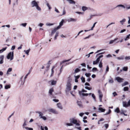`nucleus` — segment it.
<instances>
[{"label": "nucleus", "instance_id": "obj_45", "mask_svg": "<svg viewBox=\"0 0 130 130\" xmlns=\"http://www.w3.org/2000/svg\"><path fill=\"white\" fill-rule=\"evenodd\" d=\"M27 24V23H22L20 25V26H22L24 27H25Z\"/></svg>", "mask_w": 130, "mask_h": 130}, {"label": "nucleus", "instance_id": "obj_23", "mask_svg": "<svg viewBox=\"0 0 130 130\" xmlns=\"http://www.w3.org/2000/svg\"><path fill=\"white\" fill-rule=\"evenodd\" d=\"M51 84L52 85H55L56 83V81L52 80H51Z\"/></svg>", "mask_w": 130, "mask_h": 130}, {"label": "nucleus", "instance_id": "obj_3", "mask_svg": "<svg viewBox=\"0 0 130 130\" xmlns=\"http://www.w3.org/2000/svg\"><path fill=\"white\" fill-rule=\"evenodd\" d=\"M14 53L13 51L12 52H10L9 53L7 56V58L8 59H10V60H12L13 59Z\"/></svg>", "mask_w": 130, "mask_h": 130}, {"label": "nucleus", "instance_id": "obj_37", "mask_svg": "<svg viewBox=\"0 0 130 130\" xmlns=\"http://www.w3.org/2000/svg\"><path fill=\"white\" fill-rule=\"evenodd\" d=\"M130 35L129 34L128 35H127L126 37V38L124 39V40L125 41H126L128 40V39L130 38Z\"/></svg>", "mask_w": 130, "mask_h": 130}, {"label": "nucleus", "instance_id": "obj_56", "mask_svg": "<svg viewBox=\"0 0 130 130\" xmlns=\"http://www.w3.org/2000/svg\"><path fill=\"white\" fill-rule=\"evenodd\" d=\"M54 71L52 69H51V76H53L54 73Z\"/></svg>", "mask_w": 130, "mask_h": 130}, {"label": "nucleus", "instance_id": "obj_54", "mask_svg": "<svg viewBox=\"0 0 130 130\" xmlns=\"http://www.w3.org/2000/svg\"><path fill=\"white\" fill-rule=\"evenodd\" d=\"M109 67L108 66H107L106 67V70L105 72L107 73V72L109 71Z\"/></svg>", "mask_w": 130, "mask_h": 130}, {"label": "nucleus", "instance_id": "obj_61", "mask_svg": "<svg viewBox=\"0 0 130 130\" xmlns=\"http://www.w3.org/2000/svg\"><path fill=\"white\" fill-rule=\"evenodd\" d=\"M7 47H6L5 48H3L1 49L2 51V52H3L5 51L6 50V49L7 48Z\"/></svg>", "mask_w": 130, "mask_h": 130}, {"label": "nucleus", "instance_id": "obj_34", "mask_svg": "<svg viewBox=\"0 0 130 130\" xmlns=\"http://www.w3.org/2000/svg\"><path fill=\"white\" fill-rule=\"evenodd\" d=\"M80 70L78 68H77L75 70V73H78V72H80Z\"/></svg>", "mask_w": 130, "mask_h": 130}, {"label": "nucleus", "instance_id": "obj_24", "mask_svg": "<svg viewBox=\"0 0 130 130\" xmlns=\"http://www.w3.org/2000/svg\"><path fill=\"white\" fill-rule=\"evenodd\" d=\"M30 48H29L28 50H24V52H25V53L27 55H29V53L30 51Z\"/></svg>", "mask_w": 130, "mask_h": 130}, {"label": "nucleus", "instance_id": "obj_27", "mask_svg": "<svg viewBox=\"0 0 130 130\" xmlns=\"http://www.w3.org/2000/svg\"><path fill=\"white\" fill-rule=\"evenodd\" d=\"M10 85H7L5 86V89H6L10 88Z\"/></svg>", "mask_w": 130, "mask_h": 130}, {"label": "nucleus", "instance_id": "obj_29", "mask_svg": "<svg viewBox=\"0 0 130 130\" xmlns=\"http://www.w3.org/2000/svg\"><path fill=\"white\" fill-rule=\"evenodd\" d=\"M126 21V19H123L122 20L120 21V23L122 25L123 24V23Z\"/></svg>", "mask_w": 130, "mask_h": 130}, {"label": "nucleus", "instance_id": "obj_64", "mask_svg": "<svg viewBox=\"0 0 130 130\" xmlns=\"http://www.w3.org/2000/svg\"><path fill=\"white\" fill-rule=\"evenodd\" d=\"M53 101H54L55 102H58V101H59L58 100L56 99H54L53 100Z\"/></svg>", "mask_w": 130, "mask_h": 130}, {"label": "nucleus", "instance_id": "obj_7", "mask_svg": "<svg viewBox=\"0 0 130 130\" xmlns=\"http://www.w3.org/2000/svg\"><path fill=\"white\" fill-rule=\"evenodd\" d=\"M4 55H0V64H2L4 62Z\"/></svg>", "mask_w": 130, "mask_h": 130}, {"label": "nucleus", "instance_id": "obj_19", "mask_svg": "<svg viewBox=\"0 0 130 130\" xmlns=\"http://www.w3.org/2000/svg\"><path fill=\"white\" fill-rule=\"evenodd\" d=\"M70 4H75V2L73 0H67Z\"/></svg>", "mask_w": 130, "mask_h": 130}, {"label": "nucleus", "instance_id": "obj_22", "mask_svg": "<svg viewBox=\"0 0 130 130\" xmlns=\"http://www.w3.org/2000/svg\"><path fill=\"white\" fill-rule=\"evenodd\" d=\"M26 125H27V124H26V121L25 120H24V122L23 125V128H25L26 127H25V126H26Z\"/></svg>", "mask_w": 130, "mask_h": 130}, {"label": "nucleus", "instance_id": "obj_41", "mask_svg": "<svg viewBox=\"0 0 130 130\" xmlns=\"http://www.w3.org/2000/svg\"><path fill=\"white\" fill-rule=\"evenodd\" d=\"M36 9L39 11H40L41 10V8L38 5L36 7Z\"/></svg>", "mask_w": 130, "mask_h": 130}, {"label": "nucleus", "instance_id": "obj_60", "mask_svg": "<svg viewBox=\"0 0 130 130\" xmlns=\"http://www.w3.org/2000/svg\"><path fill=\"white\" fill-rule=\"evenodd\" d=\"M80 65L82 66L86 67V64L85 63H81Z\"/></svg>", "mask_w": 130, "mask_h": 130}, {"label": "nucleus", "instance_id": "obj_17", "mask_svg": "<svg viewBox=\"0 0 130 130\" xmlns=\"http://www.w3.org/2000/svg\"><path fill=\"white\" fill-rule=\"evenodd\" d=\"M57 107L61 109H62L63 108V107L62 106L61 104L60 103H58L57 104Z\"/></svg>", "mask_w": 130, "mask_h": 130}, {"label": "nucleus", "instance_id": "obj_57", "mask_svg": "<svg viewBox=\"0 0 130 130\" xmlns=\"http://www.w3.org/2000/svg\"><path fill=\"white\" fill-rule=\"evenodd\" d=\"M82 95L83 96H87L88 95V93H82Z\"/></svg>", "mask_w": 130, "mask_h": 130}, {"label": "nucleus", "instance_id": "obj_8", "mask_svg": "<svg viewBox=\"0 0 130 130\" xmlns=\"http://www.w3.org/2000/svg\"><path fill=\"white\" fill-rule=\"evenodd\" d=\"M116 79L119 83H121L123 82L124 80L123 78H121L119 77H118L116 78Z\"/></svg>", "mask_w": 130, "mask_h": 130}, {"label": "nucleus", "instance_id": "obj_13", "mask_svg": "<svg viewBox=\"0 0 130 130\" xmlns=\"http://www.w3.org/2000/svg\"><path fill=\"white\" fill-rule=\"evenodd\" d=\"M58 29H57V27L56 28H55L54 29L52 30V31L51 34V36H52L56 32V30Z\"/></svg>", "mask_w": 130, "mask_h": 130}, {"label": "nucleus", "instance_id": "obj_62", "mask_svg": "<svg viewBox=\"0 0 130 130\" xmlns=\"http://www.w3.org/2000/svg\"><path fill=\"white\" fill-rule=\"evenodd\" d=\"M15 46L13 45V46H12V47L11 48V50H14L15 49Z\"/></svg>", "mask_w": 130, "mask_h": 130}, {"label": "nucleus", "instance_id": "obj_59", "mask_svg": "<svg viewBox=\"0 0 130 130\" xmlns=\"http://www.w3.org/2000/svg\"><path fill=\"white\" fill-rule=\"evenodd\" d=\"M112 94L114 96H116L117 95V94L116 92H114Z\"/></svg>", "mask_w": 130, "mask_h": 130}, {"label": "nucleus", "instance_id": "obj_52", "mask_svg": "<svg viewBox=\"0 0 130 130\" xmlns=\"http://www.w3.org/2000/svg\"><path fill=\"white\" fill-rule=\"evenodd\" d=\"M50 67V64H48L47 65V66H46V71H47L49 70V68Z\"/></svg>", "mask_w": 130, "mask_h": 130}, {"label": "nucleus", "instance_id": "obj_46", "mask_svg": "<svg viewBox=\"0 0 130 130\" xmlns=\"http://www.w3.org/2000/svg\"><path fill=\"white\" fill-rule=\"evenodd\" d=\"M99 62L98 61L96 60L95 61H94L93 62V65L99 63Z\"/></svg>", "mask_w": 130, "mask_h": 130}, {"label": "nucleus", "instance_id": "obj_20", "mask_svg": "<svg viewBox=\"0 0 130 130\" xmlns=\"http://www.w3.org/2000/svg\"><path fill=\"white\" fill-rule=\"evenodd\" d=\"M118 39V38L115 39L114 40H112L110 41L109 42V44H111L116 42V41Z\"/></svg>", "mask_w": 130, "mask_h": 130}, {"label": "nucleus", "instance_id": "obj_58", "mask_svg": "<svg viewBox=\"0 0 130 130\" xmlns=\"http://www.w3.org/2000/svg\"><path fill=\"white\" fill-rule=\"evenodd\" d=\"M55 11L57 13H59V12L58 10L56 8V7L55 8Z\"/></svg>", "mask_w": 130, "mask_h": 130}, {"label": "nucleus", "instance_id": "obj_51", "mask_svg": "<svg viewBox=\"0 0 130 130\" xmlns=\"http://www.w3.org/2000/svg\"><path fill=\"white\" fill-rule=\"evenodd\" d=\"M14 112L8 118V120L9 121H10L9 119L11 117L13 116L14 114Z\"/></svg>", "mask_w": 130, "mask_h": 130}, {"label": "nucleus", "instance_id": "obj_12", "mask_svg": "<svg viewBox=\"0 0 130 130\" xmlns=\"http://www.w3.org/2000/svg\"><path fill=\"white\" fill-rule=\"evenodd\" d=\"M77 103L78 106L80 108L83 107V105L81 101H77Z\"/></svg>", "mask_w": 130, "mask_h": 130}, {"label": "nucleus", "instance_id": "obj_39", "mask_svg": "<svg viewBox=\"0 0 130 130\" xmlns=\"http://www.w3.org/2000/svg\"><path fill=\"white\" fill-rule=\"evenodd\" d=\"M129 89V88L127 87H124L123 88V90L124 91H128Z\"/></svg>", "mask_w": 130, "mask_h": 130}, {"label": "nucleus", "instance_id": "obj_36", "mask_svg": "<svg viewBox=\"0 0 130 130\" xmlns=\"http://www.w3.org/2000/svg\"><path fill=\"white\" fill-rule=\"evenodd\" d=\"M81 79L82 80V82L83 83H84L85 82V78L83 76H82L81 77Z\"/></svg>", "mask_w": 130, "mask_h": 130}, {"label": "nucleus", "instance_id": "obj_18", "mask_svg": "<svg viewBox=\"0 0 130 130\" xmlns=\"http://www.w3.org/2000/svg\"><path fill=\"white\" fill-rule=\"evenodd\" d=\"M99 112H104L105 110V109H103L101 107L99 108Z\"/></svg>", "mask_w": 130, "mask_h": 130}, {"label": "nucleus", "instance_id": "obj_25", "mask_svg": "<svg viewBox=\"0 0 130 130\" xmlns=\"http://www.w3.org/2000/svg\"><path fill=\"white\" fill-rule=\"evenodd\" d=\"M103 94H100L99 95V99L100 101V102H102V98L103 97Z\"/></svg>", "mask_w": 130, "mask_h": 130}, {"label": "nucleus", "instance_id": "obj_42", "mask_svg": "<svg viewBox=\"0 0 130 130\" xmlns=\"http://www.w3.org/2000/svg\"><path fill=\"white\" fill-rule=\"evenodd\" d=\"M115 111L117 113H119L120 112V110L118 108H117L115 110Z\"/></svg>", "mask_w": 130, "mask_h": 130}, {"label": "nucleus", "instance_id": "obj_1", "mask_svg": "<svg viewBox=\"0 0 130 130\" xmlns=\"http://www.w3.org/2000/svg\"><path fill=\"white\" fill-rule=\"evenodd\" d=\"M70 123H67L66 124V125L69 126H72L73 125V124H75L76 126H80V124L78 122V121L76 119L74 118H70Z\"/></svg>", "mask_w": 130, "mask_h": 130}, {"label": "nucleus", "instance_id": "obj_43", "mask_svg": "<svg viewBox=\"0 0 130 130\" xmlns=\"http://www.w3.org/2000/svg\"><path fill=\"white\" fill-rule=\"evenodd\" d=\"M124 58L126 60H130V56H126Z\"/></svg>", "mask_w": 130, "mask_h": 130}, {"label": "nucleus", "instance_id": "obj_47", "mask_svg": "<svg viewBox=\"0 0 130 130\" xmlns=\"http://www.w3.org/2000/svg\"><path fill=\"white\" fill-rule=\"evenodd\" d=\"M92 96L93 98V99L94 100V101H96V98L95 96L93 94H92Z\"/></svg>", "mask_w": 130, "mask_h": 130}, {"label": "nucleus", "instance_id": "obj_30", "mask_svg": "<svg viewBox=\"0 0 130 130\" xmlns=\"http://www.w3.org/2000/svg\"><path fill=\"white\" fill-rule=\"evenodd\" d=\"M97 23V22H96L94 23V24H93L91 28V29H90V30H93V28L94 27H95V25Z\"/></svg>", "mask_w": 130, "mask_h": 130}, {"label": "nucleus", "instance_id": "obj_38", "mask_svg": "<svg viewBox=\"0 0 130 130\" xmlns=\"http://www.w3.org/2000/svg\"><path fill=\"white\" fill-rule=\"evenodd\" d=\"M46 5L48 8V9L50 10L51 9V7H50L49 4L47 2H46Z\"/></svg>", "mask_w": 130, "mask_h": 130}, {"label": "nucleus", "instance_id": "obj_6", "mask_svg": "<svg viewBox=\"0 0 130 130\" xmlns=\"http://www.w3.org/2000/svg\"><path fill=\"white\" fill-rule=\"evenodd\" d=\"M32 7H36L38 5L37 3L35 1H33L31 3Z\"/></svg>", "mask_w": 130, "mask_h": 130}, {"label": "nucleus", "instance_id": "obj_10", "mask_svg": "<svg viewBox=\"0 0 130 130\" xmlns=\"http://www.w3.org/2000/svg\"><path fill=\"white\" fill-rule=\"evenodd\" d=\"M120 7L123 8H125V7L123 5H122V4H120L117 5V6L115 8H118V9L119 10H120L121 9V8H120Z\"/></svg>", "mask_w": 130, "mask_h": 130}, {"label": "nucleus", "instance_id": "obj_63", "mask_svg": "<svg viewBox=\"0 0 130 130\" xmlns=\"http://www.w3.org/2000/svg\"><path fill=\"white\" fill-rule=\"evenodd\" d=\"M106 129H107L109 125L108 124H105L104 125Z\"/></svg>", "mask_w": 130, "mask_h": 130}, {"label": "nucleus", "instance_id": "obj_11", "mask_svg": "<svg viewBox=\"0 0 130 130\" xmlns=\"http://www.w3.org/2000/svg\"><path fill=\"white\" fill-rule=\"evenodd\" d=\"M64 21V20H62L59 23V25L57 27V29H59L63 25V24Z\"/></svg>", "mask_w": 130, "mask_h": 130}, {"label": "nucleus", "instance_id": "obj_50", "mask_svg": "<svg viewBox=\"0 0 130 130\" xmlns=\"http://www.w3.org/2000/svg\"><path fill=\"white\" fill-rule=\"evenodd\" d=\"M98 70L96 68H93L92 69V71L93 72H94L95 71H97Z\"/></svg>", "mask_w": 130, "mask_h": 130}, {"label": "nucleus", "instance_id": "obj_15", "mask_svg": "<svg viewBox=\"0 0 130 130\" xmlns=\"http://www.w3.org/2000/svg\"><path fill=\"white\" fill-rule=\"evenodd\" d=\"M90 9V8H88L86 7L85 6H83L82 7V10L84 11H85L86 10L89 9Z\"/></svg>", "mask_w": 130, "mask_h": 130}, {"label": "nucleus", "instance_id": "obj_40", "mask_svg": "<svg viewBox=\"0 0 130 130\" xmlns=\"http://www.w3.org/2000/svg\"><path fill=\"white\" fill-rule=\"evenodd\" d=\"M128 84V83L127 82H125L122 85V86H125V85H126Z\"/></svg>", "mask_w": 130, "mask_h": 130}, {"label": "nucleus", "instance_id": "obj_5", "mask_svg": "<svg viewBox=\"0 0 130 130\" xmlns=\"http://www.w3.org/2000/svg\"><path fill=\"white\" fill-rule=\"evenodd\" d=\"M48 111L49 112H51L52 113L57 114H58V112L55 109L53 108H50L48 109Z\"/></svg>", "mask_w": 130, "mask_h": 130}, {"label": "nucleus", "instance_id": "obj_44", "mask_svg": "<svg viewBox=\"0 0 130 130\" xmlns=\"http://www.w3.org/2000/svg\"><path fill=\"white\" fill-rule=\"evenodd\" d=\"M47 26H51L54 25L53 23H47L46 24Z\"/></svg>", "mask_w": 130, "mask_h": 130}, {"label": "nucleus", "instance_id": "obj_21", "mask_svg": "<svg viewBox=\"0 0 130 130\" xmlns=\"http://www.w3.org/2000/svg\"><path fill=\"white\" fill-rule=\"evenodd\" d=\"M124 56L122 55L120 57H117V59L119 60H123L124 59Z\"/></svg>", "mask_w": 130, "mask_h": 130}, {"label": "nucleus", "instance_id": "obj_14", "mask_svg": "<svg viewBox=\"0 0 130 130\" xmlns=\"http://www.w3.org/2000/svg\"><path fill=\"white\" fill-rule=\"evenodd\" d=\"M54 91V89L53 88H52L50 89L49 91V95L51 96L52 95V92Z\"/></svg>", "mask_w": 130, "mask_h": 130}, {"label": "nucleus", "instance_id": "obj_49", "mask_svg": "<svg viewBox=\"0 0 130 130\" xmlns=\"http://www.w3.org/2000/svg\"><path fill=\"white\" fill-rule=\"evenodd\" d=\"M91 74L90 73H86L85 74V75L87 77H89L91 75Z\"/></svg>", "mask_w": 130, "mask_h": 130}, {"label": "nucleus", "instance_id": "obj_28", "mask_svg": "<svg viewBox=\"0 0 130 130\" xmlns=\"http://www.w3.org/2000/svg\"><path fill=\"white\" fill-rule=\"evenodd\" d=\"M103 57V55H102L100 56L96 59V60L98 61L99 62L100 60V59L101 58Z\"/></svg>", "mask_w": 130, "mask_h": 130}, {"label": "nucleus", "instance_id": "obj_16", "mask_svg": "<svg viewBox=\"0 0 130 130\" xmlns=\"http://www.w3.org/2000/svg\"><path fill=\"white\" fill-rule=\"evenodd\" d=\"M123 106L124 107H126L129 106L128 103H127L126 102L123 101Z\"/></svg>", "mask_w": 130, "mask_h": 130}, {"label": "nucleus", "instance_id": "obj_4", "mask_svg": "<svg viewBox=\"0 0 130 130\" xmlns=\"http://www.w3.org/2000/svg\"><path fill=\"white\" fill-rule=\"evenodd\" d=\"M36 113H38L39 114V116L40 118L44 120H45L46 119V118L45 117L42 116L43 114L41 112L39 111H36Z\"/></svg>", "mask_w": 130, "mask_h": 130}, {"label": "nucleus", "instance_id": "obj_35", "mask_svg": "<svg viewBox=\"0 0 130 130\" xmlns=\"http://www.w3.org/2000/svg\"><path fill=\"white\" fill-rule=\"evenodd\" d=\"M128 68L127 67H125L123 68L122 70L124 71H127L128 70Z\"/></svg>", "mask_w": 130, "mask_h": 130}, {"label": "nucleus", "instance_id": "obj_2", "mask_svg": "<svg viewBox=\"0 0 130 130\" xmlns=\"http://www.w3.org/2000/svg\"><path fill=\"white\" fill-rule=\"evenodd\" d=\"M71 84L70 82H68L66 85V88L65 90L66 93L67 95L68 94L69 91L71 90Z\"/></svg>", "mask_w": 130, "mask_h": 130}, {"label": "nucleus", "instance_id": "obj_55", "mask_svg": "<svg viewBox=\"0 0 130 130\" xmlns=\"http://www.w3.org/2000/svg\"><path fill=\"white\" fill-rule=\"evenodd\" d=\"M85 88L88 90H90L92 89L91 88H89L87 86H85Z\"/></svg>", "mask_w": 130, "mask_h": 130}, {"label": "nucleus", "instance_id": "obj_32", "mask_svg": "<svg viewBox=\"0 0 130 130\" xmlns=\"http://www.w3.org/2000/svg\"><path fill=\"white\" fill-rule=\"evenodd\" d=\"M59 32H56V34L54 37V39L55 40L56 39L57 37L58 36Z\"/></svg>", "mask_w": 130, "mask_h": 130}, {"label": "nucleus", "instance_id": "obj_53", "mask_svg": "<svg viewBox=\"0 0 130 130\" xmlns=\"http://www.w3.org/2000/svg\"><path fill=\"white\" fill-rule=\"evenodd\" d=\"M25 129L26 130H33V129L32 128H29L27 127L25 128Z\"/></svg>", "mask_w": 130, "mask_h": 130}, {"label": "nucleus", "instance_id": "obj_9", "mask_svg": "<svg viewBox=\"0 0 130 130\" xmlns=\"http://www.w3.org/2000/svg\"><path fill=\"white\" fill-rule=\"evenodd\" d=\"M77 19L74 18H70L67 19V21L68 22H76V21Z\"/></svg>", "mask_w": 130, "mask_h": 130}, {"label": "nucleus", "instance_id": "obj_31", "mask_svg": "<svg viewBox=\"0 0 130 130\" xmlns=\"http://www.w3.org/2000/svg\"><path fill=\"white\" fill-rule=\"evenodd\" d=\"M99 67L100 68H101L102 67V60H101L99 64Z\"/></svg>", "mask_w": 130, "mask_h": 130}, {"label": "nucleus", "instance_id": "obj_26", "mask_svg": "<svg viewBox=\"0 0 130 130\" xmlns=\"http://www.w3.org/2000/svg\"><path fill=\"white\" fill-rule=\"evenodd\" d=\"M31 72V70H29V72L24 77V83L23 84V85L24 84V82L25 81V80L27 78V77L28 75V74H29Z\"/></svg>", "mask_w": 130, "mask_h": 130}, {"label": "nucleus", "instance_id": "obj_33", "mask_svg": "<svg viewBox=\"0 0 130 130\" xmlns=\"http://www.w3.org/2000/svg\"><path fill=\"white\" fill-rule=\"evenodd\" d=\"M87 92V91L85 90L84 89H82L81 91H79V94L80 95L81 94V93L82 92Z\"/></svg>", "mask_w": 130, "mask_h": 130}, {"label": "nucleus", "instance_id": "obj_48", "mask_svg": "<svg viewBox=\"0 0 130 130\" xmlns=\"http://www.w3.org/2000/svg\"><path fill=\"white\" fill-rule=\"evenodd\" d=\"M109 82L110 83H112L113 82V81L112 78H111L109 80Z\"/></svg>", "mask_w": 130, "mask_h": 130}]
</instances>
